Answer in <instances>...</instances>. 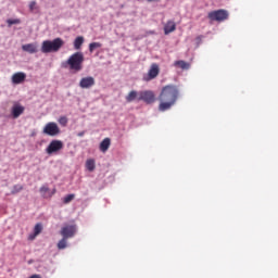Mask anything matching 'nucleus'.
<instances>
[{
  "label": "nucleus",
  "mask_w": 278,
  "mask_h": 278,
  "mask_svg": "<svg viewBox=\"0 0 278 278\" xmlns=\"http://www.w3.org/2000/svg\"><path fill=\"white\" fill-rule=\"evenodd\" d=\"M179 94V88L176 84H167L166 86H163L159 96V110H161V112L170 110V108L175 105Z\"/></svg>",
  "instance_id": "f257e3e1"
},
{
  "label": "nucleus",
  "mask_w": 278,
  "mask_h": 278,
  "mask_svg": "<svg viewBox=\"0 0 278 278\" xmlns=\"http://www.w3.org/2000/svg\"><path fill=\"white\" fill-rule=\"evenodd\" d=\"M63 38H54L53 40H43L41 43V51L43 53H50L51 51H60L63 47Z\"/></svg>",
  "instance_id": "f03ea898"
},
{
  "label": "nucleus",
  "mask_w": 278,
  "mask_h": 278,
  "mask_svg": "<svg viewBox=\"0 0 278 278\" xmlns=\"http://www.w3.org/2000/svg\"><path fill=\"white\" fill-rule=\"evenodd\" d=\"M84 60L85 55L83 51H75V53H72V55H70L67 59V64L70 65V68L74 71H81Z\"/></svg>",
  "instance_id": "7ed1b4c3"
},
{
  "label": "nucleus",
  "mask_w": 278,
  "mask_h": 278,
  "mask_svg": "<svg viewBox=\"0 0 278 278\" xmlns=\"http://www.w3.org/2000/svg\"><path fill=\"white\" fill-rule=\"evenodd\" d=\"M160 64L157 62H153L148 71V73H143L142 79L143 81H151V79H155L157 75H160Z\"/></svg>",
  "instance_id": "20e7f679"
},
{
  "label": "nucleus",
  "mask_w": 278,
  "mask_h": 278,
  "mask_svg": "<svg viewBox=\"0 0 278 278\" xmlns=\"http://www.w3.org/2000/svg\"><path fill=\"white\" fill-rule=\"evenodd\" d=\"M229 12L227 10H213L212 12H208V18L211 21H226L228 18Z\"/></svg>",
  "instance_id": "39448f33"
},
{
  "label": "nucleus",
  "mask_w": 278,
  "mask_h": 278,
  "mask_svg": "<svg viewBox=\"0 0 278 278\" xmlns=\"http://www.w3.org/2000/svg\"><path fill=\"white\" fill-rule=\"evenodd\" d=\"M60 132L61 130L55 122H49L43 128V135H48L49 137H58Z\"/></svg>",
  "instance_id": "423d86ee"
},
{
  "label": "nucleus",
  "mask_w": 278,
  "mask_h": 278,
  "mask_svg": "<svg viewBox=\"0 0 278 278\" xmlns=\"http://www.w3.org/2000/svg\"><path fill=\"white\" fill-rule=\"evenodd\" d=\"M63 148H64L63 141L53 140L50 142V144L46 149V152H47V154H55V153L60 152L61 150H63Z\"/></svg>",
  "instance_id": "0eeeda50"
},
{
  "label": "nucleus",
  "mask_w": 278,
  "mask_h": 278,
  "mask_svg": "<svg viewBox=\"0 0 278 278\" xmlns=\"http://www.w3.org/2000/svg\"><path fill=\"white\" fill-rule=\"evenodd\" d=\"M76 232H77V226H75V225L63 226V228H61V236L65 237L66 243H67V239L75 237Z\"/></svg>",
  "instance_id": "6e6552de"
},
{
  "label": "nucleus",
  "mask_w": 278,
  "mask_h": 278,
  "mask_svg": "<svg viewBox=\"0 0 278 278\" xmlns=\"http://www.w3.org/2000/svg\"><path fill=\"white\" fill-rule=\"evenodd\" d=\"M139 101H146V103H154L155 93L153 91H139Z\"/></svg>",
  "instance_id": "1a4fd4ad"
},
{
  "label": "nucleus",
  "mask_w": 278,
  "mask_h": 278,
  "mask_svg": "<svg viewBox=\"0 0 278 278\" xmlns=\"http://www.w3.org/2000/svg\"><path fill=\"white\" fill-rule=\"evenodd\" d=\"M96 79L91 75L87 77H81L79 80L80 88H91V86H94Z\"/></svg>",
  "instance_id": "9d476101"
},
{
  "label": "nucleus",
  "mask_w": 278,
  "mask_h": 278,
  "mask_svg": "<svg viewBox=\"0 0 278 278\" xmlns=\"http://www.w3.org/2000/svg\"><path fill=\"white\" fill-rule=\"evenodd\" d=\"M23 112H25V106H22V104H13L11 109V114L13 118H18V116H21Z\"/></svg>",
  "instance_id": "9b49d317"
},
{
  "label": "nucleus",
  "mask_w": 278,
  "mask_h": 278,
  "mask_svg": "<svg viewBox=\"0 0 278 278\" xmlns=\"http://www.w3.org/2000/svg\"><path fill=\"white\" fill-rule=\"evenodd\" d=\"M25 79H26V73H24L23 71H20L12 75L13 84H22V81H25Z\"/></svg>",
  "instance_id": "f8f14e48"
},
{
  "label": "nucleus",
  "mask_w": 278,
  "mask_h": 278,
  "mask_svg": "<svg viewBox=\"0 0 278 278\" xmlns=\"http://www.w3.org/2000/svg\"><path fill=\"white\" fill-rule=\"evenodd\" d=\"M22 49L24 51H28V53H37L38 51V47L35 42H28L26 45H23Z\"/></svg>",
  "instance_id": "ddd939ff"
},
{
  "label": "nucleus",
  "mask_w": 278,
  "mask_h": 278,
  "mask_svg": "<svg viewBox=\"0 0 278 278\" xmlns=\"http://www.w3.org/2000/svg\"><path fill=\"white\" fill-rule=\"evenodd\" d=\"M177 25L175 21H167L166 24L164 25V33L165 34H170L172 31H175Z\"/></svg>",
  "instance_id": "4468645a"
},
{
  "label": "nucleus",
  "mask_w": 278,
  "mask_h": 278,
  "mask_svg": "<svg viewBox=\"0 0 278 278\" xmlns=\"http://www.w3.org/2000/svg\"><path fill=\"white\" fill-rule=\"evenodd\" d=\"M140 97V93H138V91H129L128 96H126V101H128V103H131V101H136V99L138 101Z\"/></svg>",
  "instance_id": "2eb2a0df"
},
{
  "label": "nucleus",
  "mask_w": 278,
  "mask_h": 278,
  "mask_svg": "<svg viewBox=\"0 0 278 278\" xmlns=\"http://www.w3.org/2000/svg\"><path fill=\"white\" fill-rule=\"evenodd\" d=\"M40 232H42V224H36L34 235H29V239L33 241L36 239V237H38V235H40Z\"/></svg>",
  "instance_id": "dca6fc26"
},
{
  "label": "nucleus",
  "mask_w": 278,
  "mask_h": 278,
  "mask_svg": "<svg viewBox=\"0 0 278 278\" xmlns=\"http://www.w3.org/2000/svg\"><path fill=\"white\" fill-rule=\"evenodd\" d=\"M110 146H111V139H109V138L103 139V141H101V143H100V151L108 152Z\"/></svg>",
  "instance_id": "f3484780"
},
{
  "label": "nucleus",
  "mask_w": 278,
  "mask_h": 278,
  "mask_svg": "<svg viewBox=\"0 0 278 278\" xmlns=\"http://www.w3.org/2000/svg\"><path fill=\"white\" fill-rule=\"evenodd\" d=\"M84 42H85L84 36H77L74 40V48L75 49H81Z\"/></svg>",
  "instance_id": "a211bd4d"
},
{
  "label": "nucleus",
  "mask_w": 278,
  "mask_h": 278,
  "mask_svg": "<svg viewBox=\"0 0 278 278\" xmlns=\"http://www.w3.org/2000/svg\"><path fill=\"white\" fill-rule=\"evenodd\" d=\"M174 65L180 66V68H190V62H186V60H176Z\"/></svg>",
  "instance_id": "6ab92c4d"
},
{
  "label": "nucleus",
  "mask_w": 278,
  "mask_h": 278,
  "mask_svg": "<svg viewBox=\"0 0 278 278\" xmlns=\"http://www.w3.org/2000/svg\"><path fill=\"white\" fill-rule=\"evenodd\" d=\"M86 169H88V172H94L96 161H93V159H88V161H86Z\"/></svg>",
  "instance_id": "aec40b11"
},
{
  "label": "nucleus",
  "mask_w": 278,
  "mask_h": 278,
  "mask_svg": "<svg viewBox=\"0 0 278 278\" xmlns=\"http://www.w3.org/2000/svg\"><path fill=\"white\" fill-rule=\"evenodd\" d=\"M102 47V42H90L89 43V51L93 53L94 49Z\"/></svg>",
  "instance_id": "412c9836"
},
{
  "label": "nucleus",
  "mask_w": 278,
  "mask_h": 278,
  "mask_svg": "<svg viewBox=\"0 0 278 278\" xmlns=\"http://www.w3.org/2000/svg\"><path fill=\"white\" fill-rule=\"evenodd\" d=\"M24 187L23 185H14L11 193L12 195H15L16 193H20L21 191H23Z\"/></svg>",
  "instance_id": "4be33fe9"
},
{
  "label": "nucleus",
  "mask_w": 278,
  "mask_h": 278,
  "mask_svg": "<svg viewBox=\"0 0 278 278\" xmlns=\"http://www.w3.org/2000/svg\"><path fill=\"white\" fill-rule=\"evenodd\" d=\"M58 248H59V250H65V248H67L66 237H63V239H61V241H59Z\"/></svg>",
  "instance_id": "5701e85b"
},
{
  "label": "nucleus",
  "mask_w": 278,
  "mask_h": 278,
  "mask_svg": "<svg viewBox=\"0 0 278 278\" xmlns=\"http://www.w3.org/2000/svg\"><path fill=\"white\" fill-rule=\"evenodd\" d=\"M75 200V193H70V195H65L63 199L64 204H70V202H73Z\"/></svg>",
  "instance_id": "b1692460"
},
{
  "label": "nucleus",
  "mask_w": 278,
  "mask_h": 278,
  "mask_svg": "<svg viewBox=\"0 0 278 278\" xmlns=\"http://www.w3.org/2000/svg\"><path fill=\"white\" fill-rule=\"evenodd\" d=\"M9 27H11V25H16L21 23V18H8L7 21Z\"/></svg>",
  "instance_id": "393cba45"
},
{
  "label": "nucleus",
  "mask_w": 278,
  "mask_h": 278,
  "mask_svg": "<svg viewBox=\"0 0 278 278\" xmlns=\"http://www.w3.org/2000/svg\"><path fill=\"white\" fill-rule=\"evenodd\" d=\"M59 123H60L61 125H67L68 119H67V117H59Z\"/></svg>",
  "instance_id": "a878e982"
},
{
  "label": "nucleus",
  "mask_w": 278,
  "mask_h": 278,
  "mask_svg": "<svg viewBox=\"0 0 278 278\" xmlns=\"http://www.w3.org/2000/svg\"><path fill=\"white\" fill-rule=\"evenodd\" d=\"M36 5H37V1H30V3H29V9H30L31 11H34L35 8H36Z\"/></svg>",
  "instance_id": "bb28decb"
},
{
  "label": "nucleus",
  "mask_w": 278,
  "mask_h": 278,
  "mask_svg": "<svg viewBox=\"0 0 278 278\" xmlns=\"http://www.w3.org/2000/svg\"><path fill=\"white\" fill-rule=\"evenodd\" d=\"M49 191V187H41L40 189V193H42L43 195H46V193H48Z\"/></svg>",
  "instance_id": "cd10ccee"
},
{
  "label": "nucleus",
  "mask_w": 278,
  "mask_h": 278,
  "mask_svg": "<svg viewBox=\"0 0 278 278\" xmlns=\"http://www.w3.org/2000/svg\"><path fill=\"white\" fill-rule=\"evenodd\" d=\"M83 136H84V132H80V134H79V137H83Z\"/></svg>",
  "instance_id": "c85d7f7f"
},
{
  "label": "nucleus",
  "mask_w": 278,
  "mask_h": 278,
  "mask_svg": "<svg viewBox=\"0 0 278 278\" xmlns=\"http://www.w3.org/2000/svg\"><path fill=\"white\" fill-rule=\"evenodd\" d=\"M147 1H160V0H147Z\"/></svg>",
  "instance_id": "c756f323"
},
{
  "label": "nucleus",
  "mask_w": 278,
  "mask_h": 278,
  "mask_svg": "<svg viewBox=\"0 0 278 278\" xmlns=\"http://www.w3.org/2000/svg\"><path fill=\"white\" fill-rule=\"evenodd\" d=\"M198 38L200 39V38H201V36H198Z\"/></svg>",
  "instance_id": "7c9ffc66"
}]
</instances>
